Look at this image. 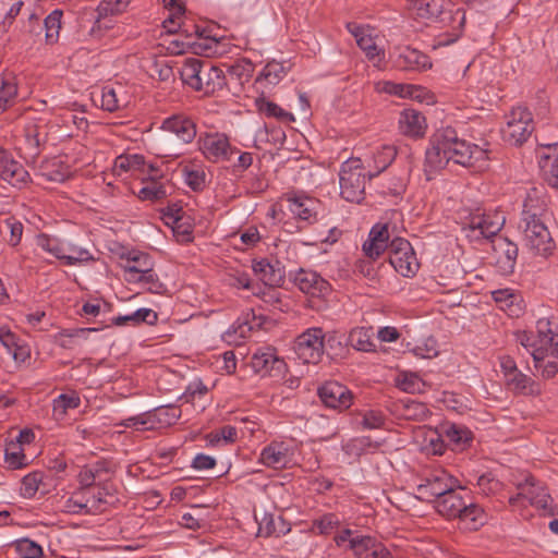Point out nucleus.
I'll return each mask as SVG.
<instances>
[{"label": "nucleus", "instance_id": "obj_1", "mask_svg": "<svg viewBox=\"0 0 558 558\" xmlns=\"http://www.w3.org/2000/svg\"><path fill=\"white\" fill-rule=\"evenodd\" d=\"M544 211V203L529 194L523 204L519 225L525 245L541 255L549 253L554 245L550 233L542 220Z\"/></svg>", "mask_w": 558, "mask_h": 558}, {"label": "nucleus", "instance_id": "obj_2", "mask_svg": "<svg viewBox=\"0 0 558 558\" xmlns=\"http://www.w3.org/2000/svg\"><path fill=\"white\" fill-rule=\"evenodd\" d=\"M336 339L335 335H327L320 327H311L299 335L294 341V352L299 360L305 364H318L326 351V342Z\"/></svg>", "mask_w": 558, "mask_h": 558}, {"label": "nucleus", "instance_id": "obj_3", "mask_svg": "<svg viewBox=\"0 0 558 558\" xmlns=\"http://www.w3.org/2000/svg\"><path fill=\"white\" fill-rule=\"evenodd\" d=\"M181 416V411L173 405L158 407L153 411L130 416L122 421L124 427H136L141 430L157 429L173 425Z\"/></svg>", "mask_w": 558, "mask_h": 558}, {"label": "nucleus", "instance_id": "obj_4", "mask_svg": "<svg viewBox=\"0 0 558 558\" xmlns=\"http://www.w3.org/2000/svg\"><path fill=\"white\" fill-rule=\"evenodd\" d=\"M105 489L80 486L64 502V511L73 514H95L107 504Z\"/></svg>", "mask_w": 558, "mask_h": 558}, {"label": "nucleus", "instance_id": "obj_5", "mask_svg": "<svg viewBox=\"0 0 558 558\" xmlns=\"http://www.w3.org/2000/svg\"><path fill=\"white\" fill-rule=\"evenodd\" d=\"M533 129L532 113L523 107L513 108L501 130L502 140L511 146H520L527 141Z\"/></svg>", "mask_w": 558, "mask_h": 558}, {"label": "nucleus", "instance_id": "obj_6", "mask_svg": "<svg viewBox=\"0 0 558 558\" xmlns=\"http://www.w3.org/2000/svg\"><path fill=\"white\" fill-rule=\"evenodd\" d=\"M198 149L211 162L232 161L239 149L231 145L225 133L205 132L197 138Z\"/></svg>", "mask_w": 558, "mask_h": 558}, {"label": "nucleus", "instance_id": "obj_7", "mask_svg": "<svg viewBox=\"0 0 558 558\" xmlns=\"http://www.w3.org/2000/svg\"><path fill=\"white\" fill-rule=\"evenodd\" d=\"M414 10L418 17L439 21L444 24L457 21L459 27L464 24L465 15L461 10H452L449 0H416Z\"/></svg>", "mask_w": 558, "mask_h": 558}, {"label": "nucleus", "instance_id": "obj_8", "mask_svg": "<svg viewBox=\"0 0 558 558\" xmlns=\"http://www.w3.org/2000/svg\"><path fill=\"white\" fill-rule=\"evenodd\" d=\"M442 133L447 142H449L446 143V146H449L448 156L450 163L472 167L476 161L486 157V151L478 146L458 140L452 129H445Z\"/></svg>", "mask_w": 558, "mask_h": 558}, {"label": "nucleus", "instance_id": "obj_9", "mask_svg": "<svg viewBox=\"0 0 558 558\" xmlns=\"http://www.w3.org/2000/svg\"><path fill=\"white\" fill-rule=\"evenodd\" d=\"M458 481L446 470L438 469L432 471L421 484L416 492L418 498L425 501H437L446 495L451 488H456Z\"/></svg>", "mask_w": 558, "mask_h": 558}, {"label": "nucleus", "instance_id": "obj_10", "mask_svg": "<svg viewBox=\"0 0 558 558\" xmlns=\"http://www.w3.org/2000/svg\"><path fill=\"white\" fill-rule=\"evenodd\" d=\"M389 263L403 277H412L418 269V263L411 243L403 238H395L389 244Z\"/></svg>", "mask_w": 558, "mask_h": 558}, {"label": "nucleus", "instance_id": "obj_11", "mask_svg": "<svg viewBox=\"0 0 558 558\" xmlns=\"http://www.w3.org/2000/svg\"><path fill=\"white\" fill-rule=\"evenodd\" d=\"M347 29L355 38L357 46L364 51L374 65L379 66L385 58V51L378 47L376 37L373 36L368 26L356 23H348Z\"/></svg>", "mask_w": 558, "mask_h": 558}, {"label": "nucleus", "instance_id": "obj_12", "mask_svg": "<svg viewBox=\"0 0 558 558\" xmlns=\"http://www.w3.org/2000/svg\"><path fill=\"white\" fill-rule=\"evenodd\" d=\"M283 199L294 218L312 225L317 221L320 204L316 198L295 193H287Z\"/></svg>", "mask_w": 558, "mask_h": 558}, {"label": "nucleus", "instance_id": "obj_13", "mask_svg": "<svg viewBox=\"0 0 558 558\" xmlns=\"http://www.w3.org/2000/svg\"><path fill=\"white\" fill-rule=\"evenodd\" d=\"M448 143L446 137L444 136L442 130L437 131L429 141V147L426 149V158L425 166L426 171H442L448 169L452 171L449 167L450 160L448 156V147L446 146Z\"/></svg>", "mask_w": 558, "mask_h": 558}, {"label": "nucleus", "instance_id": "obj_14", "mask_svg": "<svg viewBox=\"0 0 558 558\" xmlns=\"http://www.w3.org/2000/svg\"><path fill=\"white\" fill-rule=\"evenodd\" d=\"M160 130L174 135L183 145L192 143L197 134L195 122L184 113H175L166 118Z\"/></svg>", "mask_w": 558, "mask_h": 558}, {"label": "nucleus", "instance_id": "obj_15", "mask_svg": "<svg viewBox=\"0 0 558 558\" xmlns=\"http://www.w3.org/2000/svg\"><path fill=\"white\" fill-rule=\"evenodd\" d=\"M251 365L254 372L269 376H279L286 368L284 361L270 347L258 348L252 355Z\"/></svg>", "mask_w": 558, "mask_h": 558}, {"label": "nucleus", "instance_id": "obj_16", "mask_svg": "<svg viewBox=\"0 0 558 558\" xmlns=\"http://www.w3.org/2000/svg\"><path fill=\"white\" fill-rule=\"evenodd\" d=\"M318 396L326 407L339 411L349 409L353 399L352 392L338 381H326L318 388Z\"/></svg>", "mask_w": 558, "mask_h": 558}, {"label": "nucleus", "instance_id": "obj_17", "mask_svg": "<svg viewBox=\"0 0 558 558\" xmlns=\"http://www.w3.org/2000/svg\"><path fill=\"white\" fill-rule=\"evenodd\" d=\"M293 460L292 449L283 441H271L263 448L258 461L267 468L280 470Z\"/></svg>", "mask_w": 558, "mask_h": 558}, {"label": "nucleus", "instance_id": "obj_18", "mask_svg": "<svg viewBox=\"0 0 558 558\" xmlns=\"http://www.w3.org/2000/svg\"><path fill=\"white\" fill-rule=\"evenodd\" d=\"M525 498L532 506L541 509H548L550 507L551 498L547 489L535 482L533 476L525 480V484L520 486V493L510 497L509 502L514 505L519 499Z\"/></svg>", "mask_w": 558, "mask_h": 558}, {"label": "nucleus", "instance_id": "obj_19", "mask_svg": "<svg viewBox=\"0 0 558 558\" xmlns=\"http://www.w3.org/2000/svg\"><path fill=\"white\" fill-rule=\"evenodd\" d=\"M294 283L303 293L317 298L327 295L331 290L329 282L313 270L301 269L298 271L294 276Z\"/></svg>", "mask_w": 558, "mask_h": 558}, {"label": "nucleus", "instance_id": "obj_20", "mask_svg": "<svg viewBox=\"0 0 558 558\" xmlns=\"http://www.w3.org/2000/svg\"><path fill=\"white\" fill-rule=\"evenodd\" d=\"M505 223V217L501 214H474L470 217L469 228L473 232H478L483 238L496 235Z\"/></svg>", "mask_w": 558, "mask_h": 558}, {"label": "nucleus", "instance_id": "obj_21", "mask_svg": "<svg viewBox=\"0 0 558 558\" xmlns=\"http://www.w3.org/2000/svg\"><path fill=\"white\" fill-rule=\"evenodd\" d=\"M225 84L226 77L222 70L213 65L210 61L205 60L195 90L209 95L222 89Z\"/></svg>", "mask_w": 558, "mask_h": 558}, {"label": "nucleus", "instance_id": "obj_22", "mask_svg": "<svg viewBox=\"0 0 558 558\" xmlns=\"http://www.w3.org/2000/svg\"><path fill=\"white\" fill-rule=\"evenodd\" d=\"M463 488H460V490L451 488L436 501L435 508L437 512L447 519H459L468 502L463 496Z\"/></svg>", "mask_w": 558, "mask_h": 558}, {"label": "nucleus", "instance_id": "obj_23", "mask_svg": "<svg viewBox=\"0 0 558 558\" xmlns=\"http://www.w3.org/2000/svg\"><path fill=\"white\" fill-rule=\"evenodd\" d=\"M121 267L124 272L125 281L130 283H136V277L143 272L149 270V268H154V262L151 257L143 252H130L125 258H123V264Z\"/></svg>", "mask_w": 558, "mask_h": 558}, {"label": "nucleus", "instance_id": "obj_24", "mask_svg": "<svg viewBox=\"0 0 558 558\" xmlns=\"http://www.w3.org/2000/svg\"><path fill=\"white\" fill-rule=\"evenodd\" d=\"M389 232L387 225L377 223L369 231L367 241L363 244L366 256L377 258L386 250L389 251Z\"/></svg>", "mask_w": 558, "mask_h": 558}, {"label": "nucleus", "instance_id": "obj_25", "mask_svg": "<svg viewBox=\"0 0 558 558\" xmlns=\"http://www.w3.org/2000/svg\"><path fill=\"white\" fill-rule=\"evenodd\" d=\"M163 177H143L136 192L141 201L158 202L168 196L171 186L161 181Z\"/></svg>", "mask_w": 558, "mask_h": 558}, {"label": "nucleus", "instance_id": "obj_26", "mask_svg": "<svg viewBox=\"0 0 558 558\" xmlns=\"http://www.w3.org/2000/svg\"><path fill=\"white\" fill-rule=\"evenodd\" d=\"M396 66L403 71H422L429 69L432 66V62L429 57L425 53L405 47L403 48L396 59Z\"/></svg>", "mask_w": 558, "mask_h": 558}, {"label": "nucleus", "instance_id": "obj_27", "mask_svg": "<svg viewBox=\"0 0 558 558\" xmlns=\"http://www.w3.org/2000/svg\"><path fill=\"white\" fill-rule=\"evenodd\" d=\"M113 167L121 172H140L141 174L158 171L151 162H147L144 156L138 154L118 156L114 159Z\"/></svg>", "mask_w": 558, "mask_h": 558}, {"label": "nucleus", "instance_id": "obj_28", "mask_svg": "<svg viewBox=\"0 0 558 558\" xmlns=\"http://www.w3.org/2000/svg\"><path fill=\"white\" fill-rule=\"evenodd\" d=\"M289 66L276 60L269 61L265 64L255 80L258 88L269 89L276 86L288 73Z\"/></svg>", "mask_w": 558, "mask_h": 558}, {"label": "nucleus", "instance_id": "obj_29", "mask_svg": "<svg viewBox=\"0 0 558 558\" xmlns=\"http://www.w3.org/2000/svg\"><path fill=\"white\" fill-rule=\"evenodd\" d=\"M545 347H537L531 355L534 361V367L541 372L543 378H553L558 373V355L546 351Z\"/></svg>", "mask_w": 558, "mask_h": 558}, {"label": "nucleus", "instance_id": "obj_30", "mask_svg": "<svg viewBox=\"0 0 558 558\" xmlns=\"http://www.w3.org/2000/svg\"><path fill=\"white\" fill-rule=\"evenodd\" d=\"M441 435L446 437L453 450H464L473 439L472 432L460 424H446L441 427Z\"/></svg>", "mask_w": 558, "mask_h": 558}, {"label": "nucleus", "instance_id": "obj_31", "mask_svg": "<svg viewBox=\"0 0 558 558\" xmlns=\"http://www.w3.org/2000/svg\"><path fill=\"white\" fill-rule=\"evenodd\" d=\"M399 129L408 136H421L425 131V118L414 109H404L400 113Z\"/></svg>", "mask_w": 558, "mask_h": 558}, {"label": "nucleus", "instance_id": "obj_32", "mask_svg": "<svg viewBox=\"0 0 558 558\" xmlns=\"http://www.w3.org/2000/svg\"><path fill=\"white\" fill-rule=\"evenodd\" d=\"M536 158L543 174H558V143L541 144Z\"/></svg>", "mask_w": 558, "mask_h": 558}, {"label": "nucleus", "instance_id": "obj_33", "mask_svg": "<svg viewBox=\"0 0 558 558\" xmlns=\"http://www.w3.org/2000/svg\"><path fill=\"white\" fill-rule=\"evenodd\" d=\"M340 195L348 202L360 203L365 194V177H339Z\"/></svg>", "mask_w": 558, "mask_h": 558}, {"label": "nucleus", "instance_id": "obj_34", "mask_svg": "<svg viewBox=\"0 0 558 558\" xmlns=\"http://www.w3.org/2000/svg\"><path fill=\"white\" fill-rule=\"evenodd\" d=\"M372 328L359 327L350 331L348 341L352 348L357 351L372 352L376 350V344L373 340Z\"/></svg>", "mask_w": 558, "mask_h": 558}, {"label": "nucleus", "instance_id": "obj_35", "mask_svg": "<svg viewBox=\"0 0 558 558\" xmlns=\"http://www.w3.org/2000/svg\"><path fill=\"white\" fill-rule=\"evenodd\" d=\"M158 320V314L151 308H138L129 315L118 316L112 319V324L116 326H122L125 324L140 325L145 323L147 325H155Z\"/></svg>", "mask_w": 558, "mask_h": 558}, {"label": "nucleus", "instance_id": "obj_36", "mask_svg": "<svg viewBox=\"0 0 558 558\" xmlns=\"http://www.w3.org/2000/svg\"><path fill=\"white\" fill-rule=\"evenodd\" d=\"M107 472L108 468L106 461H97L95 463L83 466L77 476L80 486L97 488L95 486L96 481L100 478L101 474Z\"/></svg>", "mask_w": 558, "mask_h": 558}, {"label": "nucleus", "instance_id": "obj_37", "mask_svg": "<svg viewBox=\"0 0 558 558\" xmlns=\"http://www.w3.org/2000/svg\"><path fill=\"white\" fill-rule=\"evenodd\" d=\"M81 405V399L76 392L62 393L53 400L52 415L54 420L61 421L65 417L69 410L77 409Z\"/></svg>", "mask_w": 558, "mask_h": 558}, {"label": "nucleus", "instance_id": "obj_38", "mask_svg": "<svg viewBox=\"0 0 558 558\" xmlns=\"http://www.w3.org/2000/svg\"><path fill=\"white\" fill-rule=\"evenodd\" d=\"M459 520L465 524L469 530H477L486 522L484 510L474 502H466Z\"/></svg>", "mask_w": 558, "mask_h": 558}, {"label": "nucleus", "instance_id": "obj_39", "mask_svg": "<svg viewBox=\"0 0 558 558\" xmlns=\"http://www.w3.org/2000/svg\"><path fill=\"white\" fill-rule=\"evenodd\" d=\"M378 89L380 92L396 95L401 98H418L422 89L418 86L411 85V84H400V83H393V82H381L378 84Z\"/></svg>", "mask_w": 558, "mask_h": 558}, {"label": "nucleus", "instance_id": "obj_40", "mask_svg": "<svg viewBox=\"0 0 558 558\" xmlns=\"http://www.w3.org/2000/svg\"><path fill=\"white\" fill-rule=\"evenodd\" d=\"M290 531L281 517L274 518L271 514L264 515L259 523L258 533L262 536H281Z\"/></svg>", "mask_w": 558, "mask_h": 558}, {"label": "nucleus", "instance_id": "obj_41", "mask_svg": "<svg viewBox=\"0 0 558 558\" xmlns=\"http://www.w3.org/2000/svg\"><path fill=\"white\" fill-rule=\"evenodd\" d=\"M204 61L199 58H187L180 70L182 81L193 89L196 88Z\"/></svg>", "mask_w": 558, "mask_h": 558}, {"label": "nucleus", "instance_id": "obj_42", "mask_svg": "<svg viewBox=\"0 0 558 558\" xmlns=\"http://www.w3.org/2000/svg\"><path fill=\"white\" fill-rule=\"evenodd\" d=\"M253 270L259 279L269 287L277 286L282 279L280 269H276L265 259L254 262Z\"/></svg>", "mask_w": 558, "mask_h": 558}, {"label": "nucleus", "instance_id": "obj_43", "mask_svg": "<svg viewBox=\"0 0 558 558\" xmlns=\"http://www.w3.org/2000/svg\"><path fill=\"white\" fill-rule=\"evenodd\" d=\"M37 244L45 252L49 253L53 257L62 260H65V254L68 253L66 244L61 242L59 239L54 236H50L47 234H40L37 238Z\"/></svg>", "mask_w": 558, "mask_h": 558}, {"label": "nucleus", "instance_id": "obj_44", "mask_svg": "<svg viewBox=\"0 0 558 558\" xmlns=\"http://www.w3.org/2000/svg\"><path fill=\"white\" fill-rule=\"evenodd\" d=\"M17 96V84L13 76H2L0 85V113L10 108Z\"/></svg>", "mask_w": 558, "mask_h": 558}, {"label": "nucleus", "instance_id": "obj_45", "mask_svg": "<svg viewBox=\"0 0 558 558\" xmlns=\"http://www.w3.org/2000/svg\"><path fill=\"white\" fill-rule=\"evenodd\" d=\"M4 462L11 470H19L28 464L23 448L19 442H9L4 449Z\"/></svg>", "mask_w": 558, "mask_h": 558}, {"label": "nucleus", "instance_id": "obj_46", "mask_svg": "<svg viewBox=\"0 0 558 558\" xmlns=\"http://www.w3.org/2000/svg\"><path fill=\"white\" fill-rule=\"evenodd\" d=\"M340 525V519L336 513H325L312 521L311 531L318 535H329Z\"/></svg>", "mask_w": 558, "mask_h": 558}, {"label": "nucleus", "instance_id": "obj_47", "mask_svg": "<svg viewBox=\"0 0 558 558\" xmlns=\"http://www.w3.org/2000/svg\"><path fill=\"white\" fill-rule=\"evenodd\" d=\"M256 106L259 112L264 113L267 117L276 118L283 122H292L294 121V117L291 112L286 111L277 104L269 101L265 98L256 99Z\"/></svg>", "mask_w": 558, "mask_h": 558}, {"label": "nucleus", "instance_id": "obj_48", "mask_svg": "<svg viewBox=\"0 0 558 558\" xmlns=\"http://www.w3.org/2000/svg\"><path fill=\"white\" fill-rule=\"evenodd\" d=\"M122 86H105L101 89L100 106L104 110L113 112L122 106L123 99L120 97Z\"/></svg>", "mask_w": 558, "mask_h": 558}, {"label": "nucleus", "instance_id": "obj_49", "mask_svg": "<svg viewBox=\"0 0 558 558\" xmlns=\"http://www.w3.org/2000/svg\"><path fill=\"white\" fill-rule=\"evenodd\" d=\"M507 384L518 393L533 395L537 392L534 381L519 369L506 378Z\"/></svg>", "mask_w": 558, "mask_h": 558}, {"label": "nucleus", "instance_id": "obj_50", "mask_svg": "<svg viewBox=\"0 0 558 558\" xmlns=\"http://www.w3.org/2000/svg\"><path fill=\"white\" fill-rule=\"evenodd\" d=\"M44 474L34 471L22 478L20 493L24 498H33L43 485Z\"/></svg>", "mask_w": 558, "mask_h": 558}, {"label": "nucleus", "instance_id": "obj_51", "mask_svg": "<svg viewBox=\"0 0 558 558\" xmlns=\"http://www.w3.org/2000/svg\"><path fill=\"white\" fill-rule=\"evenodd\" d=\"M61 17L62 12L60 10H54L44 20L47 44H53L58 40L61 28Z\"/></svg>", "mask_w": 558, "mask_h": 558}, {"label": "nucleus", "instance_id": "obj_52", "mask_svg": "<svg viewBox=\"0 0 558 558\" xmlns=\"http://www.w3.org/2000/svg\"><path fill=\"white\" fill-rule=\"evenodd\" d=\"M15 550L21 558H40L43 556V547L29 538L17 539Z\"/></svg>", "mask_w": 558, "mask_h": 558}, {"label": "nucleus", "instance_id": "obj_53", "mask_svg": "<svg viewBox=\"0 0 558 558\" xmlns=\"http://www.w3.org/2000/svg\"><path fill=\"white\" fill-rule=\"evenodd\" d=\"M132 0H102L97 7L99 17L114 15L126 10Z\"/></svg>", "mask_w": 558, "mask_h": 558}, {"label": "nucleus", "instance_id": "obj_54", "mask_svg": "<svg viewBox=\"0 0 558 558\" xmlns=\"http://www.w3.org/2000/svg\"><path fill=\"white\" fill-rule=\"evenodd\" d=\"M24 138L26 144V149L29 155H37L39 151V146L43 142L40 132L38 126L35 123H29L24 129Z\"/></svg>", "mask_w": 558, "mask_h": 558}, {"label": "nucleus", "instance_id": "obj_55", "mask_svg": "<svg viewBox=\"0 0 558 558\" xmlns=\"http://www.w3.org/2000/svg\"><path fill=\"white\" fill-rule=\"evenodd\" d=\"M398 387L408 393L421 392L424 387L422 379L414 373H403L397 379Z\"/></svg>", "mask_w": 558, "mask_h": 558}, {"label": "nucleus", "instance_id": "obj_56", "mask_svg": "<svg viewBox=\"0 0 558 558\" xmlns=\"http://www.w3.org/2000/svg\"><path fill=\"white\" fill-rule=\"evenodd\" d=\"M414 356L418 359H434L438 355V345L436 339L429 337L423 340L421 343L414 345L411 350Z\"/></svg>", "mask_w": 558, "mask_h": 558}, {"label": "nucleus", "instance_id": "obj_57", "mask_svg": "<svg viewBox=\"0 0 558 558\" xmlns=\"http://www.w3.org/2000/svg\"><path fill=\"white\" fill-rule=\"evenodd\" d=\"M360 536L361 534L357 531L343 529L335 535L333 541L338 547L353 551V544L355 545L357 543Z\"/></svg>", "mask_w": 558, "mask_h": 558}, {"label": "nucleus", "instance_id": "obj_58", "mask_svg": "<svg viewBox=\"0 0 558 558\" xmlns=\"http://www.w3.org/2000/svg\"><path fill=\"white\" fill-rule=\"evenodd\" d=\"M207 393V386L202 380L196 379L187 385L181 399H183L185 402L194 403L196 400L203 399Z\"/></svg>", "mask_w": 558, "mask_h": 558}, {"label": "nucleus", "instance_id": "obj_59", "mask_svg": "<svg viewBox=\"0 0 558 558\" xmlns=\"http://www.w3.org/2000/svg\"><path fill=\"white\" fill-rule=\"evenodd\" d=\"M202 160L197 158H184L178 163V168L171 169L172 172H177L178 174H205L203 168ZM170 171V168L167 169Z\"/></svg>", "mask_w": 558, "mask_h": 558}, {"label": "nucleus", "instance_id": "obj_60", "mask_svg": "<svg viewBox=\"0 0 558 558\" xmlns=\"http://www.w3.org/2000/svg\"><path fill=\"white\" fill-rule=\"evenodd\" d=\"M236 436H238L236 428L231 425H226L217 430L211 432L208 435V439L211 445H218L221 441H223L226 444H231V442L235 441Z\"/></svg>", "mask_w": 558, "mask_h": 558}, {"label": "nucleus", "instance_id": "obj_61", "mask_svg": "<svg viewBox=\"0 0 558 558\" xmlns=\"http://www.w3.org/2000/svg\"><path fill=\"white\" fill-rule=\"evenodd\" d=\"M396 157V149L393 146H383V148L375 155L374 162L376 166V173L380 174L393 161Z\"/></svg>", "mask_w": 558, "mask_h": 558}, {"label": "nucleus", "instance_id": "obj_62", "mask_svg": "<svg viewBox=\"0 0 558 558\" xmlns=\"http://www.w3.org/2000/svg\"><path fill=\"white\" fill-rule=\"evenodd\" d=\"M66 248L69 251L65 254L64 264L68 266H74L78 263L94 260L92 254L85 248L76 247L72 244H66Z\"/></svg>", "mask_w": 558, "mask_h": 558}, {"label": "nucleus", "instance_id": "obj_63", "mask_svg": "<svg viewBox=\"0 0 558 558\" xmlns=\"http://www.w3.org/2000/svg\"><path fill=\"white\" fill-rule=\"evenodd\" d=\"M254 72V65L250 60L241 59L229 68V73L239 81H248Z\"/></svg>", "mask_w": 558, "mask_h": 558}, {"label": "nucleus", "instance_id": "obj_64", "mask_svg": "<svg viewBox=\"0 0 558 558\" xmlns=\"http://www.w3.org/2000/svg\"><path fill=\"white\" fill-rule=\"evenodd\" d=\"M361 424L367 429L380 428L385 424V415L380 411L368 410L363 413Z\"/></svg>", "mask_w": 558, "mask_h": 558}]
</instances>
